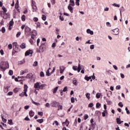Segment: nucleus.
I'll use <instances>...</instances> for the list:
<instances>
[{"label":"nucleus","mask_w":130,"mask_h":130,"mask_svg":"<svg viewBox=\"0 0 130 130\" xmlns=\"http://www.w3.org/2000/svg\"><path fill=\"white\" fill-rule=\"evenodd\" d=\"M0 69L3 71H6V69H9V62L8 61H1Z\"/></svg>","instance_id":"1"},{"label":"nucleus","mask_w":130,"mask_h":130,"mask_svg":"<svg viewBox=\"0 0 130 130\" xmlns=\"http://www.w3.org/2000/svg\"><path fill=\"white\" fill-rule=\"evenodd\" d=\"M13 51H12V55H14L15 52H18V51H20V49L19 48V46L17 42L13 43Z\"/></svg>","instance_id":"2"},{"label":"nucleus","mask_w":130,"mask_h":130,"mask_svg":"<svg viewBox=\"0 0 130 130\" xmlns=\"http://www.w3.org/2000/svg\"><path fill=\"white\" fill-rule=\"evenodd\" d=\"M27 91H28V85H27V84H24V92H22L21 93L19 94V96H20V97H24V96L27 97V96H28L27 94Z\"/></svg>","instance_id":"3"},{"label":"nucleus","mask_w":130,"mask_h":130,"mask_svg":"<svg viewBox=\"0 0 130 130\" xmlns=\"http://www.w3.org/2000/svg\"><path fill=\"white\" fill-rule=\"evenodd\" d=\"M24 31H25V35L26 36H30L31 33H32V32L31 31V28H30L28 26L25 27Z\"/></svg>","instance_id":"4"},{"label":"nucleus","mask_w":130,"mask_h":130,"mask_svg":"<svg viewBox=\"0 0 130 130\" xmlns=\"http://www.w3.org/2000/svg\"><path fill=\"white\" fill-rule=\"evenodd\" d=\"M52 107H57L59 105V102H57L56 101H54L50 104Z\"/></svg>","instance_id":"5"},{"label":"nucleus","mask_w":130,"mask_h":130,"mask_svg":"<svg viewBox=\"0 0 130 130\" xmlns=\"http://www.w3.org/2000/svg\"><path fill=\"white\" fill-rule=\"evenodd\" d=\"M112 31L113 32V35H118L119 34V29L115 28L112 29Z\"/></svg>","instance_id":"6"},{"label":"nucleus","mask_w":130,"mask_h":130,"mask_svg":"<svg viewBox=\"0 0 130 130\" xmlns=\"http://www.w3.org/2000/svg\"><path fill=\"white\" fill-rule=\"evenodd\" d=\"M59 69H60V74H63V72H64V70H66V67L62 66L59 67Z\"/></svg>","instance_id":"7"},{"label":"nucleus","mask_w":130,"mask_h":130,"mask_svg":"<svg viewBox=\"0 0 130 130\" xmlns=\"http://www.w3.org/2000/svg\"><path fill=\"white\" fill-rule=\"evenodd\" d=\"M32 53H33V51L29 50H27L25 53V56H28V55H30V54H32Z\"/></svg>","instance_id":"8"},{"label":"nucleus","mask_w":130,"mask_h":130,"mask_svg":"<svg viewBox=\"0 0 130 130\" xmlns=\"http://www.w3.org/2000/svg\"><path fill=\"white\" fill-rule=\"evenodd\" d=\"M40 83L39 82H37L35 84L34 87L36 89H39L40 87Z\"/></svg>","instance_id":"9"},{"label":"nucleus","mask_w":130,"mask_h":130,"mask_svg":"<svg viewBox=\"0 0 130 130\" xmlns=\"http://www.w3.org/2000/svg\"><path fill=\"white\" fill-rule=\"evenodd\" d=\"M86 32L88 34H90V35H93V34H94V32L91 30L90 29H87Z\"/></svg>","instance_id":"10"},{"label":"nucleus","mask_w":130,"mask_h":130,"mask_svg":"<svg viewBox=\"0 0 130 130\" xmlns=\"http://www.w3.org/2000/svg\"><path fill=\"white\" fill-rule=\"evenodd\" d=\"M68 9L71 12V13L72 14H73V8L72 7H71V5H69L68 7Z\"/></svg>","instance_id":"11"},{"label":"nucleus","mask_w":130,"mask_h":130,"mask_svg":"<svg viewBox=\"0 0 130 130\" xmlns=\"http://www.w3.org/2000/svg\"><path fill=\"white\" fill-rule=\"evenodd\" d=\"M62 124L63 126H64V124H68V125H69V124H70V121L67 119L65 122L62 123Z\"/></svg>","instance_id":"12"},{"label":"nucleus","mask_w":130,"mask_h":130,"mask_svg":"<svg viewBox=\"0 0 130 130\" xmlns=\"http://www.w3.org/2000/svg\"><path fill=\"white\" fill-rule=\"evenodd\" d=\"M29 115L30 117H33L34 116V112L32 110L29 111Z\"/></svg>","instance_id":"13"},{"label":"nucleus","mask_w":130,"mask_h":130,"mask_svg":"<svg viewBox=\"0 0 130 130\" xmlns=\"http://www.w3.org/2000/svg\"><path fill=\"white\" fill-rule=\"evenodd\" d=\"M70 4H69V6H72V7H74L75 6V1L74 0H70Z\"/></svg>","instance_id":"14"},{"label":"nucleus","mask_w":130,"mask_h":130,"mask_svg":"<svg viewBox=\"0 0 130 130\" xmlns=\"http://www.w3.org/2000/svg\"><path fill=\"white\" fill-rule=\"evenodd\" d=\"M45 86H46V84H41V83L40 84L39 89H40L41 90H43V88H44V87H45Z\"/></svg>","instance_id":"15"},{"label":"nucleus","mask_w":130,"mask_h":130,"mask_svg":"<svg viewBox=\"0 0 130 130\" xmlns=\"http://www.w3.org/2000/svg\"><path fill=\"white\" fill-rule=\"evenodd\" d=\"M20 47L22 49H24L25 48H26V45H25V43H23L20 46Z\"/></svg>","instance_id":"16"},{"label":"nucleus","mask_w":130,"mask_h":130,"mask_svg":"<svg viewBox=\"0 0 130 130\" xmlns=\"http://www.w3.org/2000/svg\"><path fill=\"white\" fill-rule=\"evenodd\" d=\"M14 25V20L13 19H12L11 21L9 22V26L10 27L11 26H13Z\"/></svg>","instance_id":"17"},{"label":"nucleus","mask_w":130,"mask_h":130,"mask_svg":"<svg viewBox=\"0 0 130 130\" xmlns=\"http://www.w3.org/2000/svg\"><path fill=\"white\" fill-rule=\"evenodd\" d=\"M116 122L117 124H121V122H120V118H117L116 119Z\"/></svg>","instance_id":"18"},{"label":"nucleus","mask_w":130,"mask_h":130,"mask_svg":"<svg viewBox=\"0 0 130 130\" xmlns=\"http://www.w3.org/2000/svg\"><path fill=\"white\" fill-rule=\"evenodd\" d=\"M90 93H88V92L85 94V96L86 98H87L88 100H90Z\"/></svg>","instance_id":"19"},{"label":"nucleus","mask_w":130,"mask_h":130,"mask_svg":"<svg viewBox=\"0 0 130 130\" xmlns=\"http://www.w3.org/2000/svg\"><path fill=\"white\" fill-rule=\"evenodd\" d=\"M37 121V122H39V123H42V122L44 121V120L43 119H38Z\"/></svg>","instance_id":"20"},{"label":"nucleus","mask_w":130,"mask_h":130,"mask_svg":"<svg viewBox=\"0 0 130 130\" xmlns=\"http://www.w3.org/2000/svg\"><path fill=\"white\" fill-rule=\"evenodd\" d=\"M57 90H58V87H56L55 88L53 89V93L54 94H55V93H56Z\"/></svg>","instance_id":"21"},{"label":"nucleus","mask_w":130,"mask_h":130,"mask_svg":"<svg viewBox=\"0 0 130 130\" xmlns=\"http://www.w3.org/2000/svg\"><path fill=\"white\" fill-rule=\"evenodd\" d=\"M106 102H107L108 105H111V104L112 103V102H111V101H109V100H108V99H106Z\"/></svg>","instance_id":"22"},{"label":"nucleus","mask_w":130,"mask_h":130,"mask_svg":"<svg viewBox=\"0 0 130 130\" xmlns=\"http://www.w3.org/2000/svg\"><path fill=\"white\" fill-rule=\"evenodd\" d=\"M21 20L23 21V22H24V21L26 20V16L25 15H23L21 17Z\"/></svg>","instance_id":"23"},{"label":"nucleus","mask_w":130,"mask_h":130,"mask_svg":"<svg viewBox=\"0 0 130 130\" xmlns=\"http://www.w3.org/2000/svg\"><path fill=\"white\" fill-rule=\"evenodd\" d=\"M85 80H86V81H89V80H91V77H88L87 76H85V78H84Z\"/></svg>","instance_id":"24"},{"label":"nucleus","mask_w":130,"mask_h":130,"mask_svg":"<svg viewBox=\"0 0 130 130\" xmlns=\"http://www.w3.org/2000/svg\"><path fill=\"white\" fill-rule=\"evenodd\" d=\"M33 67H37V66H38V61H36L34 62L33 64H32Z\"/></svg>","instance_id":"25"},{"label":"nucleus","mask_w":130,"mask_h":130,"mask_svg":"<svg viewBox=\"0 0 130 130\" xmlns=\"http://www.w3.org/2000/svg\"><path fill=\"white\" fill-rule=\"evenodd\" d=\"M8 123L9 124H10V125H13V120L12 119L10 120H8Z\"/></svg>","instance_id":"26"},{"label":"nucleus","mask_w":130,"mask_h":130,"mask_svg":"<svg viewBox=\"0 0 130 130\" xmlns=\"http://www.w3.org/2000/svg\"><path fill=\"white\" fill-rule=\"evenodd\" d=\"M25 79H30L31 78V75L30 74H27V75L25 77Z\"/></svg>","instance_id":"27"},{"label":"nucleus","mask_w":130,"mask_h":130,"mask_svg":"<svg viewBox=\"0 0 130 130\" xmlns=\"http://www.w3.org/2000/svg\"><path fill=\"white\" fill-rule=\"evenodd\" d=\"M2 32V33H5L6 32V28L5 27H3L2 29H1Z\"/></svg>","instance_id":"28"},{"label":"nucleus","mask_w":130,"mask_h":130,"mask_svg":"<svg viewBox=\"0 0 130 130\" xmlns=\"http://www.w3.org/2000/svg\"><path fill=\"white\" fill-rule=\"evenodd\" d=\"M15 8H19V0H17V2L15 4Z\"/></svg>","instance_id":"29"},{"label":"nucleus","mask_w":130,"mask_h":130,"mask_svg":"<svg viewBox=\"0 0 130 130\" xmlns=\"http://www.w3.org/2000/svg\"><path fill=\"white\" fill-rule=\"evenodd\" d=\"M42 19L43 21H45L46 20V16L43 15L42 17Z\"/></svg>","instance_id":"30"},{"label":"nucleus","mask_w":130,"mask_h":130,"mask_svg":"<svg viewBox=\"0 0 130 130\" xmlns=\"http://www.w3.org/2000/svg\"><path fill=\"white\" fill-rule=\"evenodd\" d=\"M46 76L48 77H49V76H51L50 73H49V70H48L46 72Z\"/></svg>","instance_id":"31"},{"label":"nucleus","mask_w":130,"mask_h":130,"mask_svg":"<svg viewBox=\"0 0 130 130\" xmlns=\"http://www.w3.org/2000/svg\"><path fill=\"white\" fill-rule=\"evenodd\" d=\"M75 4L76 6H80V0H76Z\"/></svg>","instance_id":"32"},{"label":"nucleus","mask_w":130,"mask_h":130,"mask_svg":"<svg viewBox=\"0 0 130 130\" xmlns=\"http://www.w3.org/2000/svg\"><path fill=\"white\" fill-rule=\"evenodd\" d=\"M13 70H10L9 72V75H10V76H13Z\"/></svg>","instance_id":"33"},{"label":"nucleus","mask_w":130,"mask_h":130,"mask_svg":"<svg viewBox=\"0 0 130 130\" xmlns=\"http://www.w3.org/2000/svg\"><path fill=\"white\" fill-rule=\"evenodd\" d=\"M14 93H18L19 92V88H16L14 89Z\"/></svg>","instance_id":"34"},{"label":"nucleus","mask_w":130,"mask_h":130,"mask_svg":"<svg viewBox=\"0 0 130 130\" xmlns=\"http://www.w3.org/2000/svg\"><path fill=\"white\" fill-rule=\"evenodd\" d=\"M71 103H75V98L71 97Z\"/></svg>","instance_id":"35"},{"label":"nucleus","mask_w":130,"mask_h":130,"mask_svg":"<svg viewBox=\"0 0 130 130\" xmlns=\"http://www.w3.org/2000/svg\"><path fill=\"white\" fill-rule=\"evenodd\" d=\"M39 49H40V50H42V52H43V51H44V50H43V46H42V45H41L39 47Z\"/></svg>","instance_id":"36"},{"label":"nucleus","mask_w":130,"mask_h":130,"mask_svg":"<svg viewBox=\"0 0 130 130\" xmlns=\"http://www.w3.org/2000/svg\"><path fill=\"white\" fill-rule=\"evenodd\" d=\"M59 109L62 110V106L59 105L58 106V110H59Z\"/></svg>","instance_id":"37"},{"label":"nucleus","mask_w":130,"mask_h":130,"mask_svg":"<svg viewBox=\"0 0 130 130\" xmlns=\"http://www.w3.org/2000/svg\"><path fill=\"white\" fill-rule=\"evenodd\" d=\"M104 108L105 109L104 112H107V106H106V105H104Z\"/></svg>","instance_id":"38"},{"label":"nucleus","mask_w":130,"mask_h":130,"mask_svg":"<svg viewBox=\"0 0 130 130\" xmlns=\"http://www.w3.org/2000/svg\"><path fill=\"white\" fill-rule=\"evenodd\" d=\"M96 98L97 99H99V98H100V93H97L96 94Z\"/></svg>","instance_id":"39"},{"label":"nucleus","mask_w":130,"mask_h":130,"mask_svg":"<svg viewBox=\"0 0 130 130\" xmlns=\"http://www.w3.org/2000/svg\"><path fill=\"white\" fill-rule=\"evenodd\" d=\"M2 10H3L4 13H7V8H6V7H5V6H3L2 7Z\"/></svg>","instance_id":"40"},{"label":"nucleus","mask_w":130,"mask_h":130,"mask_svg":"<svg viewBox=\"0 0 130 130\" xmlns=\"http://www.w3.org/2000/svg\"><path fill=\"white\" fill-rule=\"evenodd\" d=\"M106 25L107 26V27H111V24H110V22H106Z\"/></svg>","instance_id":"41"},{"label":"nucleus","mask_w":130,"mask_h":130,"mask_svg":"<svg viewBox=\"0 0 130 130\" xmlns=\"http://www.w3.org/2000/svg\"><path fill=\"white\" fill-rule=\"evenodd\" d=\"M73 83L74 84V85H75V86H77L78 85V82H77V80H74L73 81Z\"/></svg>","instance_id":"42"},{"label":"nucleus","mask_w":130,"mask_h":130,"mask_svg":"<svg viewBox=\"0 0 130 130\" xmlns=\"http://www.w3.org/2000/svg\"><path fill=\"white\" fill-rule=\"evenodd\" d=\"M88 117H89V116H88L87 114H85V116H84V120H86L87 119Z\"/></svg>","instance_id":"43"},{"label":"nucleus","mask_w":130,"mask_h":130,"mask_svg":"<svg viewBox=\"0 0 130 130\" xmlns=\"http://www.w3.org/2000/svg\"><path fill=\"white\" fill-rule=\"evenodd\" d=\"M94 106V104L92 103H90L89 105H88V107H90V108H92V107Z\"/></svg>","instance_id":"44"},{"label":"nucleus","mask_w":130,"mask_h":130,"mask_svg":"<svg viewBox=\"0 0 130 130\" xmlns=\"http://www.w3.org/2000/svg\"><path fill=\"white\" fill-rule=\"evenodd\" d=\"M121 88V87L120 86V85H117V86L116 87V90H120Z\"/></svg>","instance_id":"45"},{"label":"nucleus","mask_w":130,"mask_h":130,"mask_svg":"<svg viewBox=\"0 0 130 130\" xmlns=\"http://www.w3.org/2000/svg\"><path fill=\"white\" fill-rule=\"evenodd\" d=\"M59 29H58V28H57V27H56V34L57 35L59 34Z\"/></svg>","instance_id":"46"},{"label":"nucleus","mask_w":130,"mask_h":130,"mask_svg":"<svg viewBox=\"0 0 130 130\" xmlns=\"http://www.w3.org/2000/svg\"><path fill=\"white\" fill-rule=\"evenodd\" d=\"M100 106H101V104L99 103H97L96 105V108L100 107Z\"/></svg>","instance_id":"47"},{"label":"nucleus","mask_w":130,"mask_h":130,"mask_svg":"<svg viewBox=\"0 0 130 130\" xmlns=\"http://www.w3.org/2000/svg\"><path fill=\"white\" fill-rule=\"evenodd\" d=\"M38 114L40 115V116H42L43 115V112H38Z\"/></svg>","instance_id":"48"},{"label":"nucleus","mask_w":130,"mask_h":130,"mask_svg":"<svg viewBox=\"0 0 130 130\" xmlns=\"http://www.w3.org/2000/svg\"><path fill=\"white\" fill-rule=\"evenodd\" d=\"M67 91H68V86L64 87L63 89V92H67Z\"/></svg>","instance_id":"49"},{"label":"nucleus","mask_w":130,"mask_h":130,"mask_svg":"<svg viewBox=\"0 0 130 130\" xmlns=\"http://www.w3.org/2000/svg\"><path fill=\"white\" fill-rule=\"evenodd\" d=\"M118 106H120V107H123V104L121 102L119 103Z\"/></svg>","instance_id":"50"},{"label":"nucleus","mask_w":130,"mask_h":130,"mask_svg":"<svg viewBox=\"0 0 130 130\" xmlns=\"http://www.w3.org/2000/svg\"><path fill=\"white\" fill-rule=\"evenodd\" d=\"M78 67L77 66H73V69L74 70V71H77L78 70Z\"/></svg>","instance_id":"51"},{"label":"nucleus","mask_w":130,"mask_h":130,"mask_svg":"<svg viewBox=\"0 0 130 130\" xmlns=\"http://www.w3.org/2000/svg\"><path fill=\"white\" fill-rule=\"evenodd\" d=\"M77 70H78L79 71H81V70H82V69L81 68V64H80V63L78 64Z\"/></svg>","instance_id":"52"},{"label":"nucleus","mask_w":130,"mask_h":130,"mask_svg":"<svg viewBox=\"0 0 130 130\" xmlns=\"http://www.w3.org/2000/svg\"><path fill=\"white\" fill-rule=\"evenodd\" d=\"M8 48L9 49H12V48H13V45H12V44H9V45H8Z\"/></svg>","instance_id":"53"},{"label":"nucleus","mask_w":130,"mask_h":130,"mask_svg":"<svg viewBox=\"0 0 130 130\" xmlns=\"http://www.w3.org/2000/svg\"><path fill=\"white\" fill-rule=\"evenodd\" d=\"M55 46H56V44L55 43H53L52 45V47L53 48H55Z\"/></svg>","instance_id":"54"},{"label":"nucleus","mask_w":130,"mask_h":130,"mask_svg":"<svg viewBox=\"0 0 130 130\" xmlns=\"http://www.w3.org/2000/svg\"><path fill=\"white\" fill-rule=\"evenodd\" d=\"M113 6H115V7H117V8H119V7H120V5H119V4H116L115 3L113 4Z\"/></svg>","instance_id":"55"},{"label":"nucleus","mask_w":130,"mask_h":130,"mask_svg":"<svg viewBox=\"0 0 130 130\" xmlns=\"http://www.w3.org/2000/svg\"><path fill=\"white\" fill-rule=\"evenodd\" d=\"M113 67L114 68V69L116 70L117 71L118 70V68H117V67L115 65H113Z\"/></svg>","instance_id":"56"},{"label":"nucleus","mask_w":130,"mask_h":130,"mask_svg":"<svg viewBox=\"0 0 130 130\" xmlns=\"http://www.w3.org/2000/svg\"><path fill=\"white\" fill-rule=\"evenodd\" d=\"M29 41L30 44H32H32H34V41H32V39H30V40H29Z\"/></svg>","instance_id":"57"},{"label":"nucleus","mask_w":130,"mask_h":130,"mask_svg":"<svg viewBox=\"0 0 130 130\" xmlns=\"http://www.w3.org/2000/svg\"><path fill=\"white\" fill-rule=\"evenodd\" d=\"M33 20L34 21V22H37V21H38V18L35 17L34 18Z\"/></svg>","instance_id":"58"},{"label":"nucleus","mask_w":130,"mask_h":130,"mask_svg":"<svg viewBox=\"0 0 130 130\" xmlns=\"http://www.w3.org/2000/svg\"><path fill=\"white\" fill-rule=\"evenodd\" d=\"M94 47H95V46L94 45H91L90 46V49H94Z\"/></svg>","instance_id":"59"},{"label":"nucleus","mask_w":130,"mask_h":130,"mask_svg":"<svg viewBox=\"0 0 130 130\" xmlns=\"http://www.w3.org/2000/svg\"><path fill=\"white\" fill-rule=\"evenodd\" d=\"M40 77H44V73H43V72H41Z\"/></svg>","instance_id":"60"},{"label":"nucleus","mask_w":130,"mask_h":130,"mask_svg":"<svg viewBox=\"0 0 130 130\" xmlns=\"http://www.w3.org/2000/svg\"><path fill=\"white\" fill-rule=\"evenodd\" d=\"M32 102L34 104H35V105H39V103H36L35 102H34V101H32Z\"/></svg>","instance_id":"61"},{"label":"nucleus","mask_w":130,"mask_h":130,"mask_svg":"<svg viewBox=\"0 0 130 130\" xmlns=\"http://www.w3.org/2000/svg\"><path fill=\"white\" fill-rule=\"evenodd\" d=\"M108 73V75H111V73H112V71H111V70H108L107 71Z\"/></svg>","instance_id":"62"},{"label":"nucleus","mask_w":130,"mask_h":130,"mask_svg":"<svg viewBox=\"0 0 130 130\" xmlns=\"http://www.w3.org/2000/svg\"><path fill=\"white\" fill-rule=\"evenodd\" d=\"M8 91H9V88L6 87V88L4 89V91L7 92H8Z\"/></svg>","instance_id":"63"},{"label":"nucleus","mask_w":130,"mask_h":130,"mask_svg":"<svg viewBox=\"0 0 130 130\" xmlns=\"http://www.w3.org/2000/svg\"><path fill=\"white\" fill-rule=\"evenodd\" d=\"M20 35H21V32H18L16 34V37H19V36H20Z\"/></svg>","instance_id":"64"}]
</instances>
